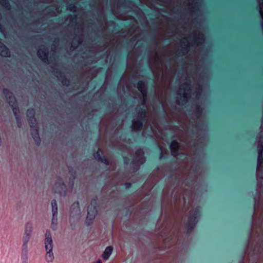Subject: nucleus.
I'll list each match as a JSON object with an SVG mask.
<instances>
[{"label": "nucleus", "instance_id": "1", "mask_svg": "<svg viewBox=\"0 0 263 263\" xmlns=\"http://www.w3.org/2000/svg\"><path fill=\"white\" fill-rule=\"evenodd\" d=\"M35 110L29 109L27 111L28 121L31 130V135L35 142L38 144L40 143V138L39 134L38 126L36 121L34 118Z\"/></svg>", "mask_w": 263, "mask_h": 263}, {"label": "nucleus", "instance_id": "2", "mask_svg": "<svg viewBox=\"0 0 263 263\" xmlns=\"http://www.w3.org/2000/svg\"><path fill=\"white\" fill-rule=\"evenodd\" d=\"M4 93L6 95L7 101L10 106L12 108L13 112L16 118L17 126L21 127V119L18 115L19 110L16 106V99L12 93L7 89L4 90Z\"/></svg>", "mask_w": 263, "mask_h": 263}, {"label": "nucleus", "instance_id": "3", "mask_svg": "<svg viewBox=\"0 0 263 263\" xmlns=\"http://www.w3.org/2000/svg\"><path fill=\"white\" fill-rule=\"evenodd\" d=\"M257 151H258V159H257V166L256 170V178L258 181L260 179H263V168H262V164L263 162V142L260 140L257 144Z\"/></svg>", "mask_w": 263, "mask_h": 263}, {"label": "nucleus", "instance_id": "4", "mask_svg": "<svg viewBox=\"0 0 263 263\" xmlns=\"http://www.w3.org/2000/svg\"><path fill=\"white\" fill-rule=\"evenodd\" d=\"M45 245L47 251L46 259L48 262H51L54 259L52 253L53 242L51 234L49 231H47L45 234Z\"/></svg>", "mask_w": 263, "mask_h": 263}, {"label": "nucleus", "instance_id": "5", "mask_svg": "<svg viewBox=\"0 0 263 263\" xmlns=\"http://www.w3.org/2000/svg\"><path fill=\"white\" fill-rule=\"evenodd\" d=\"M137 120H134L132 123V128L134 131L141 130L143 127V121L146 119V112L144 109H141V111L138 112Z\"/></svg>", "mask_w": 263, "mask_h": 263}, {"label": "nucleus", "instance_id": "6", "mask_svg": "<svg viewBox=\"0 0 263 263\" xmlns=\"http://www.w3.org/2000/svg\"><path fill=\"white\" fill-rule=\"evenodd\" d=\"M199 217V210L196 209L193 215L191 216L188 219L187 227L189 230H192L198 221Z\"/></svg>", "mask_w": 263, "mask_h": 263}, {"label": "nucleus", "instance_id": "7", "mask_svg": "<svg viewBox=\"0 0 263 263\" xmlns=\"http://www.w3.org/2000/svg\"><path fill=\"white\" fill-rule=\"evenodd\" d=\"M180 88L181 90H184L182 97L183 99V104H186L191 93L190 86L189 84L185 83L180 85Z\"/></svg>", "mask_w": 263, "mask_h": 263}, {"label": "nucleus", "instance_id": "8", "mask_svg": "<svg viewBox=\"0 0 263 263\" xmlns=\"http://www.w3.org/2000/svg\"><path fill=\"white\" fill-rule=\"evenodd\" d=\"M37 56L44 63H48V50L45 46L41 47L37 51Z\"/></svg>", "mask_w": 263, "mask_h": 263}, {"label": "nucleus", "instance_id": "9", "mask_svg": "<svg viewBox=\"0 0 263 263\" xmlns=\"http://www.w3.org/2000/svg\"><path fill=\"white\" fill-rule=\"evenodd\" d=\"M52 211V227L53 229H55L54 226L57 223V215H58V205L55 200H53L51 202Z\"/></svg>", "mask_w": 263, "mask_h": 263}, {"label": "nucleus", "instance_id": "10", "mask_svg": "<svg viewBox=\"0 0 263 263\" xmlns=\"http://www.w3.org/2000/svg\"><path fill=\"white\" fill-rule=\"evenodd\" d=\"M94 201H92L90 205L88 207L87 221L93 219L97 213L96 208L95 206L92 208V204Z\"/></svg>", "mask_w": 263, "mask_h": 263}, {"label": "nucleus", "instance_id": "11", "mask_svg": "<svg viewBox=\"0 0 263 263\" xmlns=\"http://www.w3.org/2000/svg\"><path fill=\"white\" fill-rule=\"evenodd\" d=\"M170 147L172 155L174 157H177L178 155L179 143L176 140H173L172 141Z\"/></svg>", "mask_w": 263, "mask_h": 263}, {"label": "nucleus", "instance_id": "12", "mask_svg": "<svg viewBox=\"0 0 263 263\" xmlns=\"http://www.w3.org/2000/svg\"><path fill=\"white\" fill-rule=\"evenodd\" d=\"M102 154V151L101 149H99L98 151L94 154V157L96 159L98 160L99 161H101V162H103V163L105 164H109V161L105 157H102L101 156V155Z\"/></svg>", "mask_w": 263, "mask_h": 263}, {"label": "nucleus", "instance_id": "13", "mask_svg": "<svg viewBox=\"0 0 263 263\" xmlns=\"http://www.w3.org/2000/svg\"><path fill=\"white\" fill-rule=\"evenodd\" d=\"M0 55L5 57H8L10 55V52L9 49L4 44L0 42Z\"/></svg>", "mask_w": 263, "mask_h": 263}, {"label": "nucleus", "instance_id": "14", "mask_svg": "<svg viewBox=\"0 0 263 263\" xmlns=\"http://www.w3.org/2000/svg\"><path fill=\"white\" fill-rule=\"evenodd\" d=\"M137 88L143 96L146 95L147 90L145 83L143 81H139L137 84Z\"/></svg>", "mask_w": 263, "mask_h": 263}, {"label": "nucleus", "instance_id": "15", "mask_svg": "<svg viewBox=\"0 0 263 263\" xmlns=\"http://www.w3.org/2000/svg\"><path fill=\"white\" fill-rule=\"evenodd\" d=\"M31 235L28 234H24L23 237V250L25 252L27 251V244L30 239Z\"/></svg>", "mask_w": 263, "mask_h": 263}, {"label": "nucleus", "instance_id": "16", "mask_svg": "<svg viewBox=\"0 0 263 263\" xmlns=\"http://www.w3.org/2000/svg\"><path fill=\"white\" fill-rule=\"evenodd\" d=\"M71 214L79 215L80 214L79 202L74 203L71 206Z\"/></svg>", "mask_w": 263, "mask_h": 263}, {"label": "nucleus", "instance_id": "17", "mask_svg": "<svg viewBox=\"0 0 263 263\" xmlns=\"http://www.w3.org/2000/svg\"><path fill=\"white\" fill-rule=\"evenodd\" d=\"M113 248L111 246L107 247L104 251L102 257L104 259H107L112 252Z\"/></svg>", "mask_w": 263, "mask_h": 263}, {"label": "nucleus", "instance_id": "18", "mask_svg": "<svg viewBox=\"0 0 263 263\" xmlns=\"http://www.w3.org/2000/svg\"><path fill=\"white\" fill-rule=\"evenodd\" d=\"M182 42L185 44V47H182L181 51L183 54H185L187 53L189 48V42L187 39L184 38Z\"/></svg>", "mask_w": 263, "mask_h": 263}, {"label": "nucleus", "instance_id": "19", "mask_svg": "<svg viewBox=\"0 0 263 263\" xmlns=\"http://www.w3.org/2000/svg\"><path fill=\"white\" fill-rule=\"evenodd\" d=\"M32 231V224L30 222L26 223L25 229V233L29 235L31 234Z\"/></svg>", "mask_w": 263, "mask_h": 263}, {"label": "nucleus", "instance_id": "20", "mask_svg": "<svg viewBox=\"0 0 263 263\" xmlns=\"http://www.w3.org/2000/svg\"><path fill=\"white\" fill-rule=\"evenodd\" d=\"M67 9L70 12H76L77 10V7L74 4H70L67 7Z\"/></svg>", "mask_w": 263, "mask_h": 263}, {"label": "nucleus", "instance_id": "21", "mask_svg": "<svg viewBox=\"0 0 263 263\" xmlns=\"http://www.w3.org/2000/svg\"><path fill=\"white\" fill-rule=\"evenodd\" d=\"M62 84L64 85L68 86L69 84V82L68 81H67V80H64V81H62Z\"/></svg>", "mask_w": 263, "mask_h": 263}, {"label": "nucleus", "instance_id": "22", "mask_svg": "<svg viewBox=\"0 0 263 263\" xmlns=\"http://www.w3.org/2000/svg\"><path fill=\"white\" fill-rule=\"evenodd\" d=\"M0 3L3 4H8L7 0H0Z\"/></svg>", "mask_w": 263, "mask_h": 263}, {"label": "nucleus", "instance_id": "23", "mask_svg": "<svg viewBox=\"0 0 263 263\" xmlns=\"http://www.w3.org/2000/svg\"><path fill=\"white\" fill-rule=\"evenodd\" d=\"M59 185L60 186V187L62 189H65V185L63 183H60Z\"/></svg>", "mask_w": 263, "mask_h": 263}, {"label": "nucleus", "instance_id": "24", "mask_svg": "<svg viewBox=\"0 0 263 263\" xmlns=\"http://www.w3.org/2000/svg\"><path fill=\"white\" fill-rule=\"evenodd\" d=\"M93 263H102V261L100 259H99V260H97L96 262H95Z\"/></svg>", "mask_w": 263, "mask_h": 263}, {"label": "nucleus", "instance_id": "25", "mask_svg": "<svg viewBox=\"0 0 263 263\" xmlns=\"http://www.w3.org/2000/svg\"><path fill=\"white\" fill-rule=\"evenodd\" d=\"M159 148L160 149V150L161 151V152H162V148L161 147H160V146H159Z\"/></svg>", "mask_w": 263, "mask_h": 263}]
</instances>
